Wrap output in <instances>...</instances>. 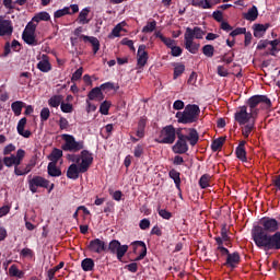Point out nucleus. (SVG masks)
I'll use <instances>...</instances> for the list:
<instances>
[{"instance_id": "1", "label": "nucleus", "mask_w": 280, "mask_h": 280, "mask_svg": "<svg viewBox=\"0 0 280 280\" xmlns=\"http://www.w3.org/2000/svg\"><path fill=\"white\" fill-rule=\"evenodd\" d=\"M184 131L186 133L183 131L178 133L176 142L172 147L174 154H187V152H189V145L194 148L198 145V141H200V135L196 128H184Z\"/></svg>"}, {"instance_id": "2", "label": "nucleus", "mask_w": 280, "mask_h": 280, "mask_svg": "<svg viewBox=\"0 0 280 280\" xmlns=\"http://www.w3.org/2000/svg\"><path fill=\"white\" fill-rule=\"evenodd\" d=\"M280 222L275 218L265 217L260 220V225H256L252 229V240H259L265 235H272L279 233Z\"/></svg>"}, {"instance_id": "3", "label": "nucleus", "mask_w": 280, "mask_h": 280, "mask_svg": "<svg viewBox=\"0 0 280 280\" xmlns=\"http://www.w3.org/2000/svg\"><path fill=\"white\" fill-rule=\"evenodd\" d=\"M206 32L200 28V26L186 27V32L184 34V47L189 51V54H198V49H200V44L194 42L196 38L197 40H201L203 38Z\"/></svg>"}, {"instance_id": "4", "label": "nucleus", "mask_w": 280, "mask_h": 280, "mask_svg": "<svg viewBox=\"0 0 280 280\" xmlns=\"http://www.w3.org/2000/svg\"><path fill=\"white\" fill-rule=\"evenodd\" d=\"M177 124H184L185 126L189 124H198L200 119V106L196 104H188L185 106L183 112H177L175 114Z\"/></svg>"}, {"instance_id": "5", "label": "nucleus", "mask_w": 280, "mask_h": 280, "mask_svg": "<svg viewBox=\"0 0 280 280\" xmlns=\"http://www.w3.org/2000/svg\"><path fill=\"white\" fill-rule=\"evenodd\" d=\"M183 130H185V128H176L174 125H166L161 129L155 142L165 145H173V143H176V138H178V135Z\"/></svg>"}, {"instance_id": "6", "label": "nucleus", "mask_w": 280, "mask_h": 280, "mask_svg": "<svg viewBox=\"0 0 280 280\" xmlns=\"http://www.w3.org/2000/svg\"><path fill=\"white\" fill-rule=\"evenodd\" d=\"M253 242L261 250H280V232L265 234V236L255 238Z\"/></svg>"}, {"instance_id": "7", "label": "nucleus", "mask_w": 280, "mask_h": 280, "mask_svg": "<svg viewBox=\"0 0 280 280\" xmlns=\"http://www.w3.org/2000/svg\"><path fill=\"white\" fill-rule=\"evenodd\" d=\"M61 139L63 141L61 149L63 152H80V150H84V141H77L75 137L69 135V133H63L61 136Z\"/></svg>"}, {"instance_id": "8", "label": "nucleus", "mask_w": 280, "mask_h": 280, "mask_svg": "<svg viewBox=\"0 0 280 280\" xmlns=\"http://www.w3.org/2000/svg\"><path fill=\"white\" fill-rule=\"evenodd\" d=\"M234 119L240 126H246V124H250V121H257V115L250 110L248 113V107L244 105L236 110L234 114Z\"/></svg>"}, {"instance_id": "9", "label": "nucleus", "mask_w": 280, "mask_h": 280, "mask_svg": "<svg viewBox=\"0 0 280 280\" xmlns=\"http://www.w3.org/2000/svg\"><path fill=\"white\" fill-rule=\"evenodd\" d=\"M247 104L249 106V112L254 113L256 117L259 115V104H265L267 108L272 106V102L266 95H254L248 98Z\"/></svg>"}, {"instance_id": "10", "label": "nucleus", "mask_w": 280, "mask_h": 280, "mask_svg": "<svg viewBox=\"0 0 280 280\" xmlns=\"http://www.w3.org/2000/svg\"><path fill=\"white\" fill-rule=\"evenodd\" d=\"M106 253L116 255L118 261H121V259H124L125 255L128 253V245H121L119 241L113 240L109 242Z\"/></svg>"}, {"instance_id": "11", "label": "nucleus", "mask_w": 280, "mask_h": 280, "mask_svg": "<svg viewBox=\"0 0 280 280\" xmlns=\"http://www.w3.org/2000/svg\"><path fill=\"white\" fill-rule=\"evenodd\" d=\"M49 180L43 176L35 175L28 179V189L32 194H38V187L42 189H49Z\"/></svg>"}, {"instance_id": "12", "label": "nucleus", "mask_w": 280, "mask_h": 280, "mask_svg": "<svg viewBox=\"0 0 280 280\" xmlns=\"http://www.w3.org/2000/svg\"><path fill=\"white\" fill-rule=\"evenodd\" d=\"M74 36H77V38L83 39L84 43H90L93 47L94 55L100 51V39H97V37L82 35V26H79L74 30Z\"/></svg>"}, {"instance_id": "13", "label": "nucleus", "mask_w": 280, "mask_h": 280, "mask_svg": "<svg viewBox=\"0 0 280 280\" xmlns=\"http://www.w3.org/2000/svg\"><path fill=\"white\" fill-rule=\"evenodd\" d=\"M88 248L90 253H96L97 255H102V253H106V250L108 249V245H106V242L100 238H94L90 241Z\"/></svg>"}, {"instance_id": "14", "label": "nucleus", "mask_w": 280, "mask_h": 280, "mask_svg": "<svg viewBox=\"0 0 280 280\" xmlns=\"http://www.w3.org/2000/svg\"><path fill=\"white\" fill-rule=\"evenodd\" d=\"M131 246L135 254L140 252L139 256L136 257L135 261H141L142 259H145V255H148V246H145V242L135 241L131 243Z\"/></svg>"}, {"instance_id": "15", "label": "nucleus", "mask_w": 280, "mask_h": 280, "mask_svg": "<svg viewBox=\"0 0 280 280\" xmlns=\"http://www.w3.org/2000/svg\"><path fill=\"white\" fill-rule=\"evenodd\" d=\"M242 261V257L240 256V253L234 252V253H230L226 256L225 262L223 264V266H225V268H231V270H235V268H237V266H240V262Z\"/></svg>"}, {"instance_id": "16", "label": "nucleus", "mask_w": 280, "mask_h": 280, "mask_svg": "<svg viewBox=\"0 0 280 280\" xmlns=\"http://www.w3.org/2000/svg\"><path fill=\"white\" fill-rule=\"evenodd\" d=\"M80 174H86V171H82L81 164L72 163L67 170V178H70V180H78Z\"/></svg>"}, {"instance_id": "17", "label": "nucleus", "mask_w": 280, "mask_h": 280, "mask_svg": "<svg viewBox=\"0 0 280 280\" xmlns=\"http://www.w3.org/2000/svg\"><path fill=\"white\" fill-rule=\"evenodd\" d=\"M81 171L89 172L91 165H93V153H90L89 150L81 151Z\"/></svg>"}, {"instance_id": "18", "label": "nucleus", "mask_w": 280, "mask_h": 280, "mask_svg": "<svg viewBox=\"0 0 280 280\" xmlns=\"http://www.w3.org/2000/svg\"><path fill=\"white\" fill-rule=\"evenodd\" d=\"M14 32V26H12V21L0 20V36H12Z\"/></svg>"}, {"instance_id": "19", "label": "nucleus", "mask_w": 280, "mask_h": 280, "mask_svg": "<svg viewBox=\"0 0 280 280\" xmlns=\"http://www.w3.org/2000/svg\"><path fill=\"white\" fill-rule=\"evenodd\" d=\"M25 126H27V118L23 117L19 120L16 130L21 137H24V139H30L32 137V131L25 130Z\"/></svg>"}, {"instance_id": "20", "label": "nucleus", "mask_w": 280, "mask_h": 280, "mask_svg": "<svg viewBox=\"0 0 280 280\" xmlns=\"http://www.w3.org/2000/svg\"><path fill=\"white\" fill-rule=\"evenodd\" d=\"M137 65L138 67H143L144 65H148V51H145V45H140L138 48L137 54Z\"/></svg>"}, {"instance_id": "21", "label": "nucleus", "mask_w": 280, "mask_h": 280, "mask_svg": "<svg viewBox=\"0 0 280 280\" xmlns=\"http://www.w3.org/2000/svg\"><path fill=\"white\" fill-rule=\"evenodd\" d=\"M88 100H91L92 102L95 100L97 102H102V100H104V93L102 92L100 86H96L89 92Z\"/></svg>"}, {"instance_id": "22", "label": "nucleus", "mask_w": 280, "mask_h": 280, "mask_svg": "<svg viewBox=\"0 0 280 280\" xmlns=\"http://www.w3.org/2000/svg\"><path fill=\"white\" fill-rule=\"evenodd\" d=\"M22 40H24V43H26V45H31L33 47H36V45H38V40H36V33L23 32Z\"/></svg>"}, {"instance_id": "23", "label": "nucleus", "mask_w": 280, "mask_h": 280, "mask_svg": "<svg viewBox=\"0 0 280 280\" xmlns=\"http://www.w3.org/2000/svg\"><path fill=\"white\" fill-rule=\"evenodd\" d=\"M37 69L42 71V73H49L51 70V63L46 55H43V60L37 63Z\"/></svg>"}, {"instance_id": "24", "label": "nucleus", "mask_w": 280, "mask_h": 280, "mask_svg": "<svg viewBox=\"0 0 280 280\" xmlns=\"http://www.w3.org/2000/svg\"><path fill=\"white\" fill-rule=\"evenodd\" d=\"M268 27H270V24H255V27H254L255 38H262Z\"/></svg>"}, {"instance_id": "25", "label": "nucleus", "mask_w": 280, "mask_h": 280, "mask_svg": "<svg viewBox=\"0 0 280 280\" xmlns=\"http://www.w3.org/2000/svg\"><path fill=\"white\" fill-rule=\"evenodd\" d=\"M221 240L222 244H225V246H229L231 244V236L229 235V230L226 229V225H223L221 229V236H215V240Z\"/></svg>"}, {"instance_id": "26", "label": "nucleus", "mask_w": 280, "mask_h": 280, "mask_svg": "<svg viewBox=\"0 0 280 280\" xmlns=\"http://www.w3.org/2000/svg\"><path fill=\"white\" fill-rule=\"evenodd\" d=\"M81 268L84 272H92L95 269V261L92 258H84L81 261Z\"/></svg>"}, {"instance_id": "27", "label": "nucleus", "mask_w": 280, "mask_h": 280, "mask_svg": "<svg viewBox=\"0 0 280 280\" xmlns=\"http://www.w3.org/2000/svg\"><path fill=\"white\" fill-rule=\"evenodd\" d=\"M258 16H259V11L255 5H253V8H250L246 13L243 14V18L246 21H257Z\"/></svg>"}, {"instance_id": "28", "label": "nucleus", "mask_w": 280, "mask_h": 280, "mask_svg": "<svg viewBox=\"0 0 280 280\" xmlns=\"http://www.w3.org/2000/svg\"><path fill=\"white\" fill-rule=\"evenodd\" d=\"M47 172L54 178H56L58 176H62V171L60 168H58V166H56V162L48 163Z\"/></svg>"}, {"instance_id": "29", "label": "nucleus", "mask_w": 280, "mask_h": 280, "mask_svg": "<svg viewBox=\"0 0 280 280\" xmlns=\"http://www.w3.org/2000/svg\"><path fill=\"white\" fill-rule=\"evenodd\" d=\"M168 176L172 178V180H174L176 189L180 191V172L173 168L168 172Z\"/></svg>"}, {"instance_id": "30", "label": "nucleus", "mask_w": 280, "mask_h": 280, "mask_svg": "<svg viewBox=\"0 0 280 280\" xmlns=\"http://www.w3.org/2000/svg\"><path fill=\"white\" fill-rule=\"evenodd\" d=\"M25 108V103L22 101H15L11 104V110L14 113L15 117H19Z\"/></svg>"}, {"instance_id": "31", "label": "nucleus", "mask_w": 280, "mask_h": 280, "mask_svg": "<svg viewBox=\"0 0 280 280\" xmlns=\"http://www.w3.org/2000/svg\"><path fill=\"white\" fill-rule=\"evenodd\" d=\"M174 72L173 80H178L183 73H185V66L182 62L173 63Z\"/></svg>"}, {"instance_id": "32", "label": "nucleus", "mask_w": 280, "mask_h": 280, "mask_svg": "<svg viewBox=\"0 0 280 280\" xmlns=\"http://www.w3.org/2000/svg\"><path fill=\"white\" fill-rule=\"evenodd\" d=\"M255 120L247 122L245 125H243L242 128V135L243 137H245V139H248V137H250V132H253V129L255 128Z\"/></svg>"}, {"instance_id": "33", "label": "nucleus", "mask_w": 280, "mask_h": 280, "mask_svg": "<svg viewBox=\"0 0 280 280\" xmlns=\"http://www.w3.org/2000/svg\"><path fill=\"white\" fill-rule=\"evenodd\" d=\"M62 100V95H54L48 100V105L50 108H58V106H61Z\"/></svg>"}, {"instance_id": "34", "label": "nucleus", "mask_w": 280, "mask_h": 280, "mask_svg": "<svg viewBox=\"0 0 280 280\" xmlns=\"http://www.w3.org/2000/svg\"><path fill=\"white\" fill-rule=\"evenodd\" d=\"M226 141V138L220 137L212 141L211 143V150L212 152H218V150H222V145H224V142Z\"/></svg>"}, {"instance_id": "35", "label": "nucleus", "mask_w": 280, "mask_h": 280, "mask_svg": "<svg viewBox=\"0 0 280 280\" xmlns=\"http://www.w3.org/2000/svg\"><path fill=\"white\" fill-rule=\"evenodd\" d=\"M51 15H49V13L47 11H42L39 13H37L32 21H34L35 23H40V21H50Z\"/></svg>"}, {"instance_id": "36", "label": "nucleus", "mask_w": 280, "mask_h": 280, "mask_svg": "<svg viewBox=\"0 0 280 280\" xmlns=\"http://www.w3.org/2000/svg\"><path fill=\"white\" fill-rule=\"evenodd\" d=\"M30 82H32L31 72H21L19 77V84L25 86V84H30Z\"/></svg>"}, {"instance_id": "37", "label": "nucleus", "mask_w": 280, "mask_h": 280, "mask_svg": "<svg viewBox=\"0 0 280 280\" xmlns=\"http://www.w3.org/2000/svg\"><path fill=\"white\" fill-rule=\"evenodd\" d=\"M9 275L10 277H16L18 279H23V277H25V272L19 270V267H16V265H12L9 268Z\"/></svg>"}, {"instance_id": "38", "label": "nucleus", "mask_w": 280, "mask_h": 280, "mask_svg": "<svg viewBox=\"0 0 280 280\" xmlns=\"http://www.w3.org/2000/svg\"><path fill=\"white\" fill-rule=\"evenodd\" d=\"M202 54L207 58H213V54H215V48L211 44H207L202 47Z\"/></svg>"}, {"instance_id": "39", "label": "nucleus", "mask_w": 280, "mask_h": 280, "mask_svg": "<svg viewBox=\"0 0 280 280\" xmlns=\"http://www.w3.org/2000/svg\"><path fill=\"white\" fill-rule=\"evenodd\" d=\"M209 183H211V175L209 174H203L199 179V186L201 189H207L210 185Z\"/></svg>"}, {"instance_id": "40", "label": "nucleus", "mask_w": 280, "mask_h": 280, "mask_svg": "<svg viewBox=\"0 0 280 280\" xmlns=\"http://www.w3.org/2000/svg\"><path fill=\"white\" fill-rule=\"evenodd\" d=\"M67 14H71V8L65 7L63 9H59L54 13V19H62V16H67Z\"/></svg>"}, {"instance_id": "41", "label": "nucleus", "mask_w": 280, "mask_h": 280, "mask_svg": "<svg viewBox=\"0 0 280 280\" xmlns=\"http://www.w3.org/2000/svg\"><path fill=\"white\" fill-rule=\"evenodd\" d=\"M49 159L50 161H52V163H58V161L62 159V150L54 149L52 152L50 153Z\"/></svg>"}, {"instance_id": "42", "label": "nucleus", "mask_w": 280, "mask_h": 280, "mask_svg": "<svg viewBox=\"0 0 280 280\" xmlns=\"http://www.w3.org/2000/svg\"><path fill=\"white\" fill-rule=\"evenodd\" d=\"M89 9H83L80 13H79V22L81 23V25H86L90 23V20L86 19V16H89Z\"/></svg>"}, {"instance_id": "43", "label": "nucleus", "mask_w": 280, "mask_h": 280, "mask_svg": "<svg viewBox=\"0 0 280 280\" xmlns=\"http://www.w3.org/2000/svg\"><path fill=\"white\" fill-rule=\"evenodd\" d=\"M156 30V20L148 22L145 26L142 27L143 34H150Z\"/></svg>"}, {"instance_id": "44", "label": "nucleus", "mask_w": 280, "mask_h": 280, "mask_svg": "<svg viewBox=\"0 0 280 280\" xmlns=\"http://www.w3.org/2000/svg\"><path fill=\"white\" fill-rule=\"evenodd\" d=\"M215 242L218 244L217 250H219L222 256L226 255L228 257L231 254V252H229V248L224 247V244H222V240L215 238Z\"/></svg>"}, {"instance_id": "45", "label": "nucleus", "mask_w": 280, "mask_h": 280, "mask_svg": "<svg viewBox=\"0 0 280 280\" xmlns=\"http://www.w3.org/2000/svg\"><path fill=\"white\" fill-rule=\"evenodd\" d=\"M195 8H202V10H211L212 5L209 0H198V2H194Z\"/></svg>"}, {"instance_id": "46", "label": "nucleus", "mask_w": 280, "mask_h": 280, "mask_svg": "<svg viewBox=\"0 0 280 280\" xmlns=\"http://www.w3.org/2000/svg\"><path fill=\"white\" fill-rule=\"evenodd\" d=\"M235 154L236 159H238L243 163H246V161H248V158H246V149L236 148Z\"/></svg>"}, {"instance_id": "47", "label": "nucleus", "mask_w": 280, "mask_h": 280, "mask_svg": "<svg viewBox=\"0 0 280 280\" xmlns=\"http://www.w3.org/2000/svg\"><path fill=\"white\" fill-rule=\"evenodd\" d=\"M110 106H113V104L109 101H104L100 106L101 115H108V110H110Z\"/></svg>"}, {"instance_id": "48", "label": "nucleus", "mask_w": 280, "mask_h": 280, "mask_svg": "<svg viewBox=\"0 0 280 280\" xmlns=\"http://www.w3.org/2000/svg\"><path fill=\"white\" fill-rule=\"evenodd\" d=\"M158 213L160 218H163V220H172V212L167 211L166 209H161V207H159Z\"/></svg>"}, {"instance_id": "49", "label": "nucleus", "mask_w": 280, "mask_h": 280, "mask_svg": "<svg viewBox=\"0 0 280 280\" xmlns=\"http://www.w3.org/2000/svg\"><path fill=\"white\" fill-rule=\"evenodd\" d=\"M51 115V112L49 110V107H44L40 110V121H47Z\"/></svg>"}, {"instance_id": "50", "label": "nucleus", "mask_w": 280, "mask_h": 280, "mask_svg": "<svg viewBox=\"0 0 280 280\" xmlns=\"http://www.w3.org/2000/svg\"><path fill=\"white\" fill-rule=\"evenodd\" d=\"M84 73V68L80 67L71 78V82H78L82 78V74Z\"/></svg>"}, {"instance_id": "51", "label": "nucleus", "mask_w": 280, "mask_h": 280, "mask_svg": "<svg viewBox=\"0 0 280 280\" xmlns=\"http://www.w3.org/2000/svg\"><path fill=\"white\" fill-rule=\"evenodd\" d=\"M143 152L144 150L142 144H138L133 149V155L136 156V159H141V156H143Z\"/></svg>"}, {"instance_id": "52", "label": "nucleus", "mask_w": 280, "mask_h": 280, "mask_svg": "<svg viewBox=\"0 0 280 280\" xmlns=\"http://www.w3.org/2000/svg\"><path fill=\"white\" fill-rule=\"evenodd\" d=\"M171 56H173L174 58L183 56V48H180L179 46H173L171 48Z\"/></svg>"}, {"instance_id": "53", "label": "nucleus", "mask_w": 280, "mask_h": 280, "mask_svg": "<svg viewBox=\"0 0 280 280\" xmlns=\"http://www.w3.org/2000/svg\"><path fill=\"white\" fill-rule=\"evenodd\" d=\"M60 108L62 113H73V105L71 103L61 102Z\"/></svg>"}, {"instance_id": "54", "label": "nucleus", "mask_w": 280, "mask_h": 280, "mask_svg": "<svg viewBox=\"0 0 280 280\" xmlns=\"http://www.w3.org/2000/svg\"><path fill=\"white\" fill-rule=\"evenodd\" d=\"M3 164L5 167H12L14 165V154L3 158Z\"/></svg>"}, {"instance_id": "55", "label": "nucleus", "mask_w": 280, "mask_h": 280, "mask_svg": "<svg viewBox=\"0 0 280 280\" xmlns=\"http://www.w3.org/2000/svg\"><path fill=\"white\" fill-rule=\"evenodd\" d=\"M242 34H246V27H237L234 31H232L230 33V36H232V38H235V36H240Z\"/></svg>"}, {"instance_id": "56", "label": "nucleus", "mask_w": 280, "mask_h": 280, "mask_svg": "<svg viewBox=\"0 0 280 280\" xmlns=\"http://www.w3.org/2000/svg\"><path fill=\"white\" fill-rule=\"evenodd\" d=\"M217 73H218V75H220V78L229 77V70H226V68H224V66H218Z\"/></svg>"}, {"instance_id": "57", "label": "nucleus", "mask_w": 280, "mask_h": 280, "mask_svg": "<svg viewBox=\"0 0 280 280\" xmlns=\"http://www.w3.org/2000/svg\"><path fill=\"white\" fill-rule=\"evenodd\" d=\"M23 32H26V34H36V24L28 22Z\"/></svg>"}, {"instance_id": "58", "label": "nucleus", "mask_w": 280, "mask_h": 280, "mask_svg": "<svg viewBox=\"0 0 280 280\" xmlns=\"http://www.w3.org/2000/svg\"><path fill=\"white\" fill-rule=\"evenodd\" d=\"M98 89H101L102 91H113L115 89V83H110V82H106L101 84V86H98Z\"/></svg>"}, {"instance_id": "59", "label": "nucleus", "mask_w": 280, "mask_h": 280, "mask_svg": "<svg viewBox=\"0 0 280 280\" xmlns=\"http://www.w3.org/2000/svg\"><path fill=\"white\" fill-rule=\"evenodd\" d=\"M162 43H163L164 45H166V47H168V49H172V48L176 45V40H174V39H172V38H170V37H164V38L162 39Z\"/></svg>"}, {"instance_id": "60", "label": "nucleus", "mask_w": 280, "mask_h": 280, "mask_svg": "<svg viewBox=\"0 0 280 280\" xmlns=\"http://www.w3.org/2000/svg\"><path fill=\"white\" fill-rule=\"evenodd\" d=\"M14 150H16V147L14 144L10 143L7 147H4L3 155L8 156V154H12V152H14Z\"/></svg>"}, {"instance_id": "61", "label": "nucleus", "mask_w": 280, "mask_h": 280, "mask_svg": "<svg viewBox=\"0 0 280 280\" xmlns=\"http://www.w3.org/2000/svg\"><path fill=\"white\" fill-rule=\"evenodd\" d=\"M173 108L174 110H183V108L185 109V102L177 100L173 103Z\"/></svg>"}, {"instance_id": "62", "label": "nucleus", "mask_w": 280, "mask_h": 280, "mask_svg": "<svg viewBox=\"0 0 280 280\" xmlns=\"http://www.w3.org/2000/svg\"><path fill=\"white\" fill-rule=\"evenodd\" d=\"M20 257H34V252L31 248H23L20 253Z\"/></svg>"}, {"instance_id": "63", "label": "nucleus", "mask_w": 280, "mask_h": 280, "mask_svg": "<svg viewBox=\"0 0 280 280\" xmlns=\"http://www.w3.org/2000/svg\"><path fill=\"white\" fill-rule=\"evenodd\" d=\"M59 128L60 130H67V128H69V120H67L65 117H61L59 119Z\"/></svg>"}, {"instance_id": "64", "label": "nucleus", "mask_w": 280, "mask_h": 280, "mask_svg": "<svg viewBox=\"0 0 280 280\" xmlns=\"http://www.w3.org/2000/svg\"><path fill=\"white\" fill-rule=\"evenodd\" d=\"M139 226L141 231H147V229H150V220L149 219H142L139 223Z\"/></svg>"}]
</instances>
